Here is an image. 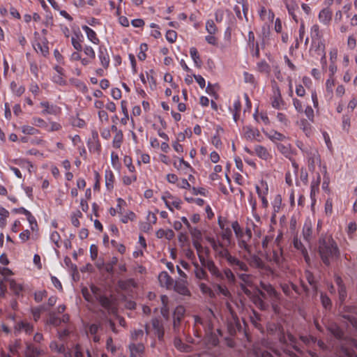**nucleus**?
<instances>
[{
    "instance_id": "obj_32",
    "label": "nucleus",
    "mask_w": 357,
    "mask_h": 357,
    "mask_svg": "<svg viewBox=\"0 0 357 357\" xmlns=\"http://www.w3.org/2000/svg\"><path fill=\"white\" fill-rule=\"evenodd\" d=\"M241 102L238 99H237L234 101V105H233V109H232L234 120L236 122L237 121V119L239 117V112L241 111Z\"/></svg>"
},
{
    "instance_id": "obj_11",
    "label": "nucleus",
    "mask_w": 357,
    "mask_h": 357,
    "mask_svg": "<svg viewBox=\"0 0 357 357\" xmlns=\"http://www.w3.org/2000/svg\"><path fill=\"white\" fill-rule=\"evenodd\" d=\"M321 182V176L319 174H317V176L316 179H314L311 183L310 186V198L312 200V204H314L316 202V195L319 192V184Z\"/></svg>"
},
{
    "instance_id": "obj_26",
    "label": "nucleus",
    "mask_w": 357,
    "mask_h": 357,
    "mask_svg": "<svg viewBox=\"0 0 357 357\" xmlns=\"http://www.w3.org/2000/svg\"><path fill=\"white\" fill-rule=\"evenodd\" d=\"M259 16L262 20L272 22L275 15L271 10H267L264 7H262L259 12Z\"/></svg>"
},
{
    "instance_id": "obj_35",
    "label": "nucleus",
    "mask_w": 357,
    "mask_h": 357,
    "mask_svg": "<svg viewBox=\"0 0 357 357\" xmlns=\"http://www.w3.org/2000/svg\"><path fill=\"white\" fill-rule=\"evenodd\" d=\"M123 132H119V133H116L113 138V146L116 149L120 148L121 143L123 142Z\"/></svg>"
},
{
    "instance_id": "obj_9",
    "label": "nucleus",
    "mask_w": 357,
    "mask_h": 357,
    "mask_svg": "<svg viewBox=\"0 0 357 357\" xmlns=\"http://www.w3.org/2000/svg\"><path fill=\"white\" fill-rule=\"evenodd\" d=\"M185 308L184 307L179 305L177 306L174 312L173 316V327L174 331H176L180 325L181 320L184 316L185 314Z\"/></svg>"
},
{
    "instance_id": "obj_56",
    "label": "nucleus",
    "mask_w": 357,
    "mask_h": 357,
    "mask_svg": "<svg viewBox=\"0 0 357 357\" xmlns=\"http://www.w3.org/2000/svg\"><path fill=\"white\" fill-rule=\"evenodd\" d=\"M119 285L123 289H128L129 287H135V282L132 279L128 280L127 281L120 282Z\"/></svg>"
},
{
    "instance_id": "obj_25",
    "label": "nucleus",
    "mask_w": 357,
    "mask_h": 357,
    "mask_svg": "<svg viewBox=\"0 0 357 357\" xmlns=\"http://www.w3.org/2000/svg\"><path fill=\"white\" fill-rule=\"evenodd\" d=\"M273 204V214L271 216V220H273L275 218L276 213L280 211L281 205H282V197L280 195H277L272 203Z\"/></svg>"
},
{
    "instance_id": "obj_27",
    "label": "nucleus",
    "mask_w": 357,
    "mask_h": 357,
    "mask_svg": "<svg viewBox=\"0 0 357 357\" xmlns=\"http://www.w3.org/2000/svg\"><path fill=\"white\" fill-rule=\"evenodd\" d=\"M255 151L257 156L263 160H268L270 157L268 150L263 146L257 145L255 147Z\"/></svg>"
},
{
    "instance_id": "obj_6",
    "label": "nucleus",
    "mask_w": 357,
    "mask_h": 357,
    "mask_svg": "<svg viewBox=\"0 0 357 357\" xmlns=\"http://www.w3.org/2000/svg\"><path fill=\"white\" fill-rule=\"evenodd\" d=\"M130 357H143L145 347L142 342H130L128 344Z\"/></svg>"
},
{
    "instance_id": "obj_40",
    "label": "nucleus",
    "mask_w": 357,
    "mask_h": 357,
    "mask_svg": "<svg viewBox=\"0 0 357 357\" xmlns=\"http://www.w3.org/2000/svg\"><path fill=\"white\" fill-rule=\"evenodd\" d=\"M50 347L52 351L62 354L65 351V347L63 344H59L56 342H52L50 344Z\"/></svg>"
},
{
    "instance_id": "obj_58",
    "label": "nucleus",
    "mask_w": 357,
    "mask_h": 357,
    "mask_svg": "<svg viewBox=\"0 0 357 357\" xmlns=\"http://www.w3.org/2000/svg\"><path fill=\"white\" fill-rule=\"evenodd\" d=\"M82 216V213L79 211H77L71 218L72 224L75 227H79V222L78 220V218Z\"/></svg>"
},
{
    "instance_id": "obj_38",
    "label": "nucleus",
    "mask_w": 357,
    "mask_h": 357,
    "mask_svg": "<svg viewBox=\"0 0 357 357\" xmlns=\"http://www.w3.org/2000/svg\"><path fill=\"white\" fill-rule=\"evenodd\" d=\"M268 137L271 140H278V141H282L286 138L284 135H282L280 132H278L277 131H275V130H272L270 132V133L268 134Z\"/></svg>"
},
{
    "instance_id": "obj_42",
    "label": "nucleus",
    "mask_w": 357,
    "mask_h": 357,
    "mask_svg": "<svg viewBox=\"0 0 357 357\" xmlns=\"http://www.w3.org/2000/svg\"><path fill=\"white\" fill-rule=\"evenodd\" d=\"M319 243L321 245H333L335 242L330 235H325L320 238Z\"/></svg>"
},
{
    "instance_id": "obj_36",
    "label": "nucleus",
    "mask_w": 357,
    "mask_h": 357,
    "mask_svg": "<svg viewBox=\"0 0 357 357\" xmlns=\"http://www.w3.org/2000/svg\"><path fill=\"white\" fill-rule=\"evenodd\" d=\"M10 87L13 93H15L17 96H21L25 91V89L23 86H17V84L15 82H12L10 83Z\"/></svg>"
},
{
    "instance_id": "obj_16",
    "label": "nucleus",
    "mask_w": 357,
    "mask_h": 357,
    "mask_svg": "<svg viewBox=\"0 0 357 357\" xmlns=\"http://www.w3.org/2000/svg\"><path fill=\"white\" fill-rule=\"evenodd\" d=\"M158 280L161 286L170 288L173 284V280L166 271L161 272L158 275Z\"/></svg>"
},
{
    "instance_id": "obj_8",
    "label": "nucleus",
    "mask_w": 357,
    "mask_h": 357,
    "mask_svg": "<svg viewBox=\"0 0 357 357\" xmlns=\"http://www.w3.org/2000/svg\"><path fill=\"white\" fill-rule=\"evenodd\" d=\"M98 58L100 63L104 68H107L109 65V55L107 48L104 46H100L98 49Z\"/></svg>"
},
{
    "instance_id": "obj_46",
    "label": "nucleus",
    "mask_w": 357,
    "mask_h": 357,
    "mask_svg": "<svg viewBox=\"0 0 357 357\" xmlns=\"http://www.w3.org/2000/svg\"><path fill=\"white\" fill-rule=\"evenodd\" d=\"M257 69L261 73H268L270 71V66L265 61H262L257 63Z\"/></svg>"
},
{
    "instance_id": "obj_21",
    "label": "nucleus",
    "mask_w": 357,
    "mask_h": 357,
    "mask_svg": "<svg viewBox=\"0 0 357 357\" xmlns=\"http://www.w3.org/2000/svg\"><path fill=\"white\" fill-rule=\"evenodd\" d=\"M261 287L262 290L266 292V294L271 297L272 301H275L278 299V293L271 284L261 283Z\"/></svg>"
},
{
    "instance_id": "obj_63",
    "label": "nucleus",
    "mask_w": 357,
    "mask_h": 357,
    "mask_svg": "<svg viewBox=\"0 0 357 357\" xmlns=\"http://www.w3.org/2000/svg\"><path fill=\"white\" fill-rule=\"evenodd\" d=\"M334 86H335L334 79L332 77H330L329 79H328L326 81V91L328 93H332L333 88Z\"/></svg>"
},
{
    "instance_id": "obj_33",
    "label": "nucleus",
    "mask_w": 357,
    "mask_h": 357,
    "mask_svg": "<svg viewBox=\"0 0 357 357\" xmlns=\"http://www.w3.org/2000/svg\"><path fill=\"white\" fill-rule=\"evenodd\" d=\"M195 277L199 280H207L208 279V275H207V273H206V271L201 267H199L198 266H195Z\"/></svg>"
},
{
    "instance_id": "obj_22",
    "label": "nucleus",
    "mask_w": 357,
    "mask_h": 357,
    "mask_svg": "<svg viewBox=\"0 0 357 357\" xmlns=\"http://www.w3.org/2000/svg\"><path fill=\"white\" fill-rule=\"evenodd\" d=\"M82 29L85 31L88 39L93 44L98 45L100 43L99 38L97 37L96 32L87 26L86 25L82 26Z\"/></svg>"
},
{
    "instance_id": "obj_55",
    "label": "nucleus",
    "mask_w": 357,
    "mask_h": 357,
    "mask_svg": "<svg viewBox=\"0 0 357 357\" xmlns=\"http://www.w3.org/2000/svg\"><path fill=\"white\" fill-rule=\"evenodd\" d=\"M84 54L88 56L90 59H94L96 57V53L94 50L89 45H86L84 49Z\"/></svg>"
},
{
    "instance_id": "obj_34",
    "label": "nucleus",
    "mask_w": 357,
    "mask_h": 357,
    "mask_svg": "<svg viewBox=\"0 0 357 357\" xmlns=\"http://www.w3.org/2000/svg\"><path fill=\"white\" fill-rule=\"evenodd\" d=\"M22 132L25 135H34L39 133V130L30 126H23L21 128Z\"/></svg>"
},
{
    "instance_id": "obj_48",
    "label": "nucleus",
    "mask_w": 357,
    "mask_h": 357,
    "mask_svg": "<svg viewBox=\"0 0 357 357\" xmlns=\"http://www.w3.org/2000/svg\"><path fill=\"white\" fill-rule=\"evenodd\" d=\"M48 323L53 326H59L61 323V319L58 318L54 312L50 314Z\"/></svg>"
},
{
    "instance_id": "obj_5",
    "label": "nucleus",
    "mask_w": 357,
    "mask_h": 357,
    "mask_svg": "<svg viewBox=\"0 0 357 357\" xmlns=\"http://www.w3.org/2000/svg\"><path fill=\"white\" fill-rule=\"evenodd\" d=\"M321 259L326 264H329L331 260L336 259L339 255L337 247H319Z\"/></svg>"
},
{
    "instance_id": "obj_51",
    "label": "nucleus",
    "mask_w": 357,
    "mask_h": 357,
    "mask_svg": "<svg viewBox=\"0 0 357 357\" xmlns=\"http://www.w3.org/2000/svg\"><path fill=\"white\" fill-rule=\"evenodd\" d=\"M177 33L175 31L168 30L166 33V39L171 43L176 41Z\"/></svg>"
},
{
    "instance_id": "obj_23",
    "label": "nucleus",
    "mask_w": 357,
    "mask_h": 357,
    "mask_svg": "<svg viewBox=\"0 0 357 357\" xmlns=\"http://www.w3.org/2000/svg\"><path fill=\"white\" fill-rule=\"evenodd\" d=\"M272 255L268 256L270 261H274L277 264H280L282 260V251L281 247H276V249L272 250Z\"/></svg>"
},
{
    "instance_id": "obj_64",
    "label": "nucleus",
    "mask_w": 357,
    "mask_h": 357,
    "mask_svg": "<svg viewBox=\"0 0 357 357\" xmlns=\"http://www.w3.org/2000/svg\"><path fill=\"white\" fill-rule=\"evenodd\" d=\"M223 276L228 280V281L232 282L234 280V275L230 269L226 268L224 271Z\"/></svg>"
},
{
    "instance_id": "obj_29",
    "label": "nucleus",
    "mask_w": 357,
    "mask_h": 357,
    "mask_svg": "<svg viewBox=\"0 0 357 357\" xmlns=\"http://www.w3.org/2000/svg\"><path fill=\"white\" fill-rule=\"evenodd\" d=\"M105 185L108 190H111L114 187V175L111 170L105 171Z\"/></svg>"
},
{
    "instance_id": "obj_52",
    "label": "nucleus",
    "mask_w": 357,
    "mask_h": 357,
    "mask_svg": "<svg viewBox=\"0 0 357 357\" xmlns=\"http://www.w3.org/2000/svg\"><path fill=\"white\" fill-rule=\"evenodd\" d=\"M71 123L73 126L78 128H83L86 125L85 121L77 116L72 119Z\"/></svg>"
},
{
    "instance_id": "obj_24",
    "label": "nucleus",
    "mask_w": 357,
    "mask_h": 357,
    "mask_svg": "<svg viewBox=\"0 0 357 357\" xmlns=\"http://www.w3.org/2000/svg\"><path fill=\"white\" fill-rule=\"evenodd\" d=\"M303 236L306 242H310L312 236V226L310 222H306L303 228Z\"/></svg>"
},
{
    "instance_id": "obj_13",
    "label": "nucleus",
    "mask_w": 357,
    "mask_h": 357,
    "mask_svg": "<svg viewBox=\"0 0 357 357\" xmlns=\"http://www.w3.org/2000/svg\"><path fill=\"white\" fill-rule=\"evenodd\" d=\"M197 249V252L200 259L202 264L206 268L208 271L211 270L215 266V264L213 261L206 259L202 254L203 250L204 247H195Z\"/></svg>"
},
{
    "instance_id": "obj_18",
    "label": "nucleus",
    "mask_w": 357,
    "mask_h": 357,
    "mask_svg": "<svg viewBox=\"0 0 357 357\" xmlns=\"http://www.w3.org/2000/svg\"><path fill=\"white\" fill-rule=\"evenodd\" d=\"M243 130L245 137L249 140L255 139L260 135L259 131L257 129H253L250 126H245Z\"/></svg>"
},
{
    "instance_id": "obj_12",
    "label": "nucleus",
    "mask_w": 357,
    "mask_h": 357,
    "mask_svg": "<svg viewBox=\"0 0 357 357\" xmlns=\"http://www.w3.org/2000/svg\"><path fill=\"white\" fill-rule=\"evenodd\" d=\"M174 290L183 296H188L190 294L188 288V282L185 280H179L176 281L174 284Z\"/></svg>"
},
{
    "instance_id": "obj_59",
    "label": "nucleus",
    "mask_w": 357,
    "mask_h": 357,
    "mask_svg": "<svg viewBox=\"0 0 357 357\" xmlns=\"http://www.w3.org/2000/svg\"><path fill=\"white\" fill-rule=\"evenodd\" d=\"M78 37L75 38V37H72L71 38V43H72V45L73 46V47L77 50L78 52L79 51H82V46L79 42V40H78L77 38Z\"/></svg>"
},
{
    "instance_id": "obj_10",
    "label": "nucleus",
    "mask_w": 357,
    "mask_h": 357,
    "mask_svg": "<svg viewBox=\"0 0 357 357\" xmlns=\"http://www.w3.org/2000/svg\"><path fill=\"white\" fill-rule=\"evenodd\" d=\"M311 38L313 43H317L319 49H324V45L321 40V35L319 33V27L317 24H314L311 28Z\"/></svg>"
},
{
    "instance_id": "obj_53",
    "label": "nucleus",
    "mask_w": 357,
    "mask_h": 357,
    "mask_svg": "<svg viewBox=\"0 0 357 357\" xmlns=\"http://www.w3.org/2000/svg\"><path fill=\"white\" fill-rule=\"evenodd\" d=\"M330 331H331L333 335L340 341V339L343 335L342 331L336 326H331L330 328Z\"/></svg>"
},
{
    "instance_id": "obj_54",
    "label": "nucleus",
    "mask_w": 357,
    "mask_h": 357,
    "mask_svg": "<svg viewBox=\"0 0 357 357\" xmlns=\"http://www.w3.org/2000/svg\"><path fill=\"white\" fill-rule=\"evenodd\" d=\"M27 323L28 322L23 321L17 322L14 326V333L15 334H18V333L22 332L23 328L26 326Z\"/></svg>"
},
{
    "instance_id": "obj_3",
    "label": "nucleus",
    "mask_w": 357,
    "mask_h": 357,
    "mask_svg": "<svg viewBox=\"0 0 357 357\" xmlns=\"http://www.w3.org/2000/svg\"><path fill=\"white\" fill-rule=\"evenodd\" d=\"M218 225L222 230L227 229L228 228H232L236 238L238 241L243 244V245H246V243L250 241L252 236V232L250 229H246L243 231L238 222L237 221H234L230 223L225 218H222L219 217L218 218Z\"/></svg>"
},
{
    "instance_id": "obj_61",
    "label": "nucleus",
    "mask_w": 357,
    "mask_h": 357,
    "mask_svg": "<svg viewBox=\"0 0 357 357\" xmlns=\"http://www.w3.org/2000/svg\"><path fill=\"white\" fill-rule=\"evenodd\" d=\"M209 272L213 276H215L217 279H219V280H223L224 279L222 273H221L218 270V268L216 267V266L214 268H213L211 270H210Z\"/></svg>"
},
{
    "instance_id": "obj_2",
    "label": "nucleus",
    "mask_w": 357,
    "mask_h": 357,
    "mask_svg": "<svg viewBox=\"0 0 357 357\" xmlns=\"http://www.w3.org/2000/svg\"><path fill=\"white\" fill-rule=\"evenodd\" d=\"M152 329L148 324L145 325V331L143 329H133L130 331V342L142 341V339L149 335L152 337L157 336L160 340H162L164 336V328L162 322L158 319H153L151 321Z\"/></svg>"
},
{
    "instance_id": "obj_17",
    "label": "nucleus",
    "mask_w": 357,
    "mask_h": 357,
    "mask_svg": "<svg viewBox=\"0 0 357 357\" xmlns=\"http://www.w3.org/2000/svg\"><path fill=\"white\" fill-rule=\"evenodd\" d=\"M335 281L338 287V294L340 301L342 303L347 297V291L344 285L342 283V280L340 276H335Z\"/></svg>"
},
{
    "instance_id": "obj_15",
    "label": "nucleus",
    "mask_w": 357,
    "mask_h": 357,
    "mask_svg": "<svg viewBox=\"0 0 357 357\" xmlns=\"http://www.w3.org/2000/svg\"><path fill=\"white\" fill-rule=\"evenodd\" d=\"M307 154L310 167L314 168L315 163L320 162V156L316 149L310 148L309 151H307Z\"/></svg>"
},
{
    "instance_id": "obj_57",
    "label": "nucleus",
    "mask_w": 357,
    "mask_h": 357,
    "mask_svg": "<svg viewBox=\"0 0 357 357\" xmlns=\"http://www.w3.org/2000/svg\"><path fill=\"white\" fill-rule=\"evenodd\" d=\"M9 212L3 206H0V224H5V219L8 217Z\"/></svg>"
},
{
    "instance_id": "obj_14",
    "label": "nucleus",
    "mask_w": 357,
    "mask_h": 357,
    "mask_svg": "<svg viewBox=\"0 0 357 357\" xmlns=\"http://www.w3.org/2000/svg\"><path fill=\"white\" fill-rule=\"evenodd\" d=\"M189 231L193 241V245H201L204 234L197 227H192L189 229Z\"/></svg>"
},
{
    "instance_id": "obj_19",
    "label": "nucleus",
    "mask_w": 357,
    "mask_h": 357,
    "mask_svg": "<svg viewBox=\"0 0 357 357\" xmlns=\"http://www.w3.org/2000/svg\"><path fill=\"white\" fill-rule=\"evenodd\" d=\"M272 106L275 109H280L284 105V101L282 99L281 93L278 88L274 91V95L272 99Z\"/></svg>"
},
{
    "instance_id": "obj_31",
    "label": "nucleus",
    "mask_w": 357,
    "mask_h": 357,
    "mask_svg": "<svg viewBox=\"0 0 357 357\" xmlns=\"http://www.w3.org/2000/svg\"><path fill=\"white\" fill-rule=\"evenodd\" d=\"M190 54L192 60L194 61L195 65L199 68L201 67L202 61L199 58L198 52L195 47H191L190 49Z\"/></svg>"
},
{
    "instance_id": "obj_60",
    "label": "nucleus",
    "mask_w": 357,
    "mask_h": 357,
    "mask_svg": "<svg viewBox=\"0 0 357 357\" xmlns=\"http://www.w3.org/2000/svg\"><path fill=\"white\" fill-rule=\"evenodd\" d=\"M350 128V118L347 116H343L342 117V129L346 131L349 132Z\"/></svg>"
},
{
    "instance_id": "obj_37",
    "label": "nucleus",
    "mask_w": 357,
    "mask_h": 357,
    "mask_svg": "<svg viewBox=\"0 0 357 357\" xmlns=\"http://www.w3.org/2000/svg\"><path fill=\"white\" fill-rule=\"evenodd\" d=\"M280 341L281 343H285L287 341L289 342V344L296 349L297 350V347L296 345V338L291 335L288 334L287 335V340H286L285 337L283 336L282 337L280 338Z\"/></svg>"
},
{
    "instance_id": "obj_28",
    "label": "nucleus",
    "mask_w": 357,
    "mask_h": 357,
    "mask_svg": "<svg viewBox=\"0 0 357 357\" xmlns=\"http://www.w3.org/2000/svg\"><path fill=\"white\" fill-rule=\"evenodd\" d=\"M42 354V351L39 349L33 347L31 344H29L26 347V350L25 351V356L30 357H38Z\"/></svg>"
},
{
    "instance_id": "obj_20",
    "label": "nucleus",
    "mask_w": 357,
    "mask_h": 357,
    "mask_svg": "<svg viewBox=\"0 0 357 357\" xmlns=\"http://www.w3.org/2000/svg\"><path fill=\"white\" fill-rule=\"evenodd\" d=\"M332 18V12L328 8H324L319 14V21L324 24H328Z\"/></svg>"
},
{
    "instance_id": "obj_49",
    "label": "nucleus",
    "mask_w": 357,
    "mask_h": 357,
    "mask_svg": "<svg viewBox=\"0 0 357 357\" xmlns=\"http://www.w3.org/2000/svg\"><path fill=\"white\" fill-rule=\"evenodd\" d=\"M37 52H40L43 56H46L49 53V49L47 45H42L40 43H37L34 47Z\"/></svg>"
},
{
    "instance_id": "obj_41",
    "label": "nucleus",
    "mask_w": 357,
    "mask_h": 357,
    "mask_svg": "<svg viewBox=\"0 0 357 357\" xmlns=\"http://www.w3.org/2000/svg\"><path fill=\"white\" fill-rule=\"evenodd\" d=\"M206 29L209 34H215L217 31V27L212 20H209L206 23Z\"/></svg>"
},
{
    "instance_id": "obj_50",
    "label": "nucleus",
    "mask_w": 357,
    "mask_h": 357,
    "mask_svg": "<svg viewBox=\"0 0 357 357\" xmlns=\"http://www.w3.org/2000/svg\"><path fill=\"white\" fill-rule=\"evenodd\" d=\"M214 287L216 288L218 294H222L225 296H229L230 293L226 287L220 284H215Z\"/></svg>"
},
{
    "instance_id": "obj_44",
    "label": "nucleus",
    "mask_w": 357,
    "mask_h": 357,
    "mask_svg": "<svg viewBox=\"0 0 357 357\" xmlns=\"http://www.w3.org/2000/svg\"><path fill=\"white\" fill-rule=\"evenodd\" d=\"M250 205L252 206V211L253 216H254L255 219L257 222H259L260 221V217H259V215L258 214H257L255 213L256 208H257V202H256V200L253 199L252 195H250Z\"/></svg>"
},
{
    "instance_id": "obj_47",
    "label": "nucleus",
    "mask_w": 357,
    "mask_h": 357,
    "mask_svg": "<svg viewBox=\"0 0 357 357\" xmlns=\"http://www.w3.org/2000/svg\"><path fill=\"white\" fill-rule=\"evenodd\" d=\"M23 214L26 216V218H27L28 221L29 222V223L31 226V229L33 230L34 229V227H37L38 225H37L36 220L29 211L24 212V211H23Z\"/></svg>"
},
{
    "instance_id": "obj_62",
    "label": "nucleus",
    "mask_w": 357,
    "mask_h": 357,
    "mask_svg": "<svg viewBox=\"0 0 357 357\" xmlns=\"http://www.w3.org/2000/svg\"><path fill=\"white\" fill-rule=\"evenodd\" d=\"M124 164L128 167L129 171L130 172H133L135 171V167L132 164V159L129 156H125L123 159Z\"/></svg>"
},
{
    "instance_id": "obj_30",
    "label": "nucleus",
    "mask_w": 357,
    "mask_h": 357,
    "mask_svg": "<svg viewBox=\"0 0 357 357\" xmlns=\"http://www.w3.org/2000/svg\"><path fill=\"white\" fill-rule=\"evenodd\" d=\"M160 298L162 303V307H161V314L164 317L167 318L169 315V308L167 306L168 297L165 295H162Z\"/></svg>"
},
{
    "instance_id": "obj_39",
    "label": "nucleus",
    "mask_w": 357,
    "mask_h": 357,
    "mask_svg": "<svg viewBox=\"0 0 357 357\" xmlns=\"http://www.w3.org/2000/svg\"><path fill=\"white\" fill-rule=\"evenodd\" d=\"M199 289L202 294L208 295L211 297H214L215 294L211 288L204 283L199 284Z\"/></svg>"
},
{
    "instance_id": "obj_4",
    "label": "nucleus",
    "mask_w": 357,
    "mask_h": 357,
    "mask_svg": "<svg viewBox=\"0 0 357 357\" xmlns=\"http://www.w3.org/2000/svg\"><path fill=\"white\" fill-rule=\"evenodd\" d=\"M213 248L216 253H218L222 258H225L231 265L236 266L243 271L247 270L246 264L232 257L225 247H213Z\"/></svg>"
},
{
    "instance_id": "obj_45",
    "label": "nucleus",
    "mask_w": 357,
    "mask_h": 357,
    "mask_svg": "<svg viewBox=\"0 0 357 357\" xmlns=\"http://www.w3.org/2000/svg\"><path fill=\"white\" fill-rule=\"evenodd\" d=\"M10 288L15 294H19L22 290V285L14 280L10 281Z\"/></svg>"
},
{
    "instance_id": "obj_1",
    "label": "nucleus",
    "mask_w": 357,
    "mask_h": 357,
    "mask_svg": "<svg viewBox=\"0 0 357 357\" xmlns=\"http://www.w3.org/2000/svg\"><path fill=\"white\" fill-rule=\"evenodd\" d=\"M82 293L87 301L93 302L94 300H96L109 314H116L117 308L115 302L112 298L102 296L98 287L92 284L89 289L87 287L82 288Z\"/></svg>"
},
{
    "instance_id": "obj_43",
    "label": "nucleus",
    "mask_w": 357,
    "mask_h": 357,
    "mask_svg": "<svg viewBox=\"0 0 357 357\" xmlns=\"http://www.w3.org/2000/svg\"><path fill=\"white\" fill-rule=\"evenodd\" d=\"M277 148L285 157L289 158L291 155V151L289 146H285L282 144H279Z\"/></svg>"
},
{
    "instance_id": "obj_7",
    "label": "nucleus",
    "mask_w": 357,
    "mask_h": 357,
    "mask_svg": "<svg viewBox=\"0 0 357 357\" xmlns=\"http://www.w3.org/2000/svg\"><path fill=\"white\" fill-rule=\"evenodd\" d=\"M40 106L43 107V110L42 111V114H51V115H57L61 112V109L56 105L50 104L47 101L41 102L40 103Z\"/></svg>"
}]
</instances>
